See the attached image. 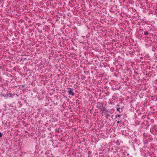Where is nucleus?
<instances>
[{
  "label": "nucleus",
  "instance_id": "obj_1",
  "mask_svg": "<svg viewBox=\"0 0 157 157\" xmlns=\"http://www.w3.org/2000/svg\"><path fill=\"white\" fill-rule=\"evenodd\" d=\"M103 106V104L101 103L100 102H98L97 105V108L100 109Z\"/></svg>",
  "mask_w": 157,
  "mask_h": 157
},
{
  "label": "nucleus",
  "instance_id": "obj_4",
  "mask_svg": "<svg viewBox=\"0 0 157 157\" xmlns=\"http://www.w3.org/2000/svg\"><path fill=\"white\" fill-rule=\"evenodd\" d=\"M109 111L107 109H106V110L104 112V113L105 115H108Z\"/></svg>",
  "mask_w": 157,
  "mask_h": 157
},
{
  "label": "nucleus",
  "instance_id": "obj_8",
  "mask_svg": "<svg viewBox=\"0 0 157 157\" xmlns=\"http://www.w3.org/2000/svg\"><path fill=\"white\" fill-rule=\"evenodd\" d=\"M121 116V115H118L116 116V118H117V117H119Z\"/></svg>",
  "mask_w": 157,
  "mask_h": 157
},
{
  "label": "nucleus",
  "instance_id": "obj_6",
  "mask_svg": "<svg viewBox=\"0 0 157 157\" xmlns=\"http://www.w3.org/2000/svg\"><path fill=\"white\" fill-rule=\"evenodd\" d=\"M120 108H117V111L119 112L120 113Z\"/></svg>",
  "mask_w": 157,
  "mask_h": 157
},
{
  "label": "nucleus",
  "instance_id": "obj_9",
  "mask_svg": "<svg viewBox=\"0 0 157 157\" xmlns=\"http://www.w3.org/2000/svg\"><path fill=\"white\" fill-rule=\"evenodd\" d=\"M2 134L1 133V132H0V137H1L2 136Z\"/></svg>",
  "mask_w": 157,
  "mask_h": 157
},
{
  "label": "nucleus",
  "instance_id": "obj_3",
  "mask_svg": "<svg viewBox=\"0 0 157 157\" xmlns=\"http://www.w3.org/2000/svg\"><path fill=\"white\" fill-rule=\"evenodd\" d=\"M106 108H105L104 107H103V106L102 107V108H101V109H100V110L102 111L103 112L105 111V110H106Z\"/></svg>",
  "mask_w": 157,
  "mask_h": 157
},
{
  "label": "nucleus",
  "instance_id": "obj_10",
  "mask_svg": "<svg viewBox=\"0 0 157 157\" xmlns=\"http://www.w3.org/2000/svg\"><path fill=\"white\" fill-rule=\"evenodd\" d=\"M120 123V121H118L117 122V123Z\"/></svg>",
  "mask_w": 157,
  "mask_h": 157
},
{
  "label": "nucleus",
  "instance_id": "obj_5",
  "mask_svg": "<svg viewBox=\"0 0 157 157\" xmlns=\"http://www.w3.org/2000/svg\"><path fill=\"white\" fill-rule=\"evenodd\" d=\"M144 34L145 35H147L148 34V32L147 31H145L144 32Z\"/></svg>",
  "mask_w": 157,
  "mask_h": 157
},
{
  "label": "nucleus",
  "instance_id": "obj_7",
  "mask_svg": "<svg viewBox=\"0 0 157 157\" xmlns=\"http://www.w3.org/2000/svg\"><path fill=\"white\" fill-rule=\"evenodd\" d=\"M7 97H10V96L11 95V94H10V93H8V94H7Z\"/></svg>",
  "mask_w": 157,
  "mask_h": 157
},
{
  "label": "nucleus",
  "instance_id": "obj_2",
  "mask_svg": "<svg viewBox=\"0 0 157 157\" xmlns=\"http://www.w3.org/2000/svg\"><path fill=\"white\" fill-rule=\"evenodd\" d=\"M69 89L70 90L68 91L69 94L70 95H71L73 96H74V94L73 92V90L71 88H69Z\"/></svg>",
  "mask_w": 157,
  "mask_h": 157
}]
</instances>
